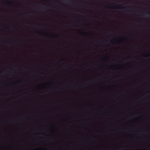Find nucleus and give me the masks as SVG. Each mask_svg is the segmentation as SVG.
<instances>
[{"label":"nucleus","instance_id":"f257e3e1","mask_svg":"<svg viewBox=\"0 0 150 150\" xmlns=\"http://www.w3.org/2000/svg\"><path fill=\"white\" fill-rule=\"evenodd\" d=\"M122 8V9H124L125 8V7H119V8Z\"/></svg>","mask_w":150,"mask_h":150},{"label":"nucleus","instance_id":"f03ea898","mask_svg":"<svg viewBox=\"0 0 150 150\" xmlns=\"http://www.w3.org/2000/svg\"><path fill=\"white\" fill-rule=\"evenodd\" d=\"M6 1L7 2V3L8 4H9L10 3V2H9V1Z\"/></svg>","mask_w":150,"mask_h":150},{"label":"nucleus","instance_id":"7ed1b4c3","mask_svg":"<svg viewBox=\"0 0 150 150\" xmlns=\"http://www.w3.org/2000/svg\"><path fill=\"white\" fill-rule=\"evenodd\" d=\"M64 2H68V1H67V0H64Z\"/></svg>","mask_w":150,"mask_h":150},{"label":"nucleus","instance_id":"20e7f679","mask_svg":"<svg viewBox=\"0 0 150 150\" xmlns=\"http://www.w3.org/2000/svg\"><path fill=\"white\" fill-rule=\"evenodd\" d=\"M111 40L110 41V42H111V43H112V40Z\"/></svg>","mask_w":150,"mask_h":150},{"label":"nucleus","instance_id":"39448f33","mask_svg":"<svg viewBox=\"0 0 150 150\" xmlns=\"http://www.w3.org/2000/svg\"><path fill=\"white\" fill-rule=\"evenodd\" d=\"M41 8L42 9H44V8L43 7H41Z\"/></svg>","mask_w":150,"mask_h":150},{"label":"nucleus","instance_id":"423d86ee","mask_svg":"<svg viewBox=\"0 0 150 150\" xmlns=\"http://www.w3.org/2000/svg\"><path fill=\"white\" fill-rule=\"evenodd\" d=\"M147 14H149V15H150V13H147Z\"/></svg>","mask_w":150,"mask_h":150},{"label":"nucleus","instance_id":"0eeeda50","mask_svg":"<svg viewBox=\"0 0 150 150\" xmlns=\"http://www.w3.org/2000/svg\"><path fill=\"white\" fill-rule=\"evenodd\" d=\"M144 15H145L146 16V15L145 14H144Z\"/></svg>","mask_w":150,"mask_h":150}]
</instances>
